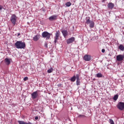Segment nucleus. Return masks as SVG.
<instances>
[{
	"instance_id": "nucleus-9",
	"label": "nucleus",
	"mask_w": 124,
	"mask_h": 124,
	"mask_svg": "<svg viewBox=\"0 0 124 124\" xmlns=\"http://www.w3.org/2000/svg\"><path fill=\"white\" fill-rule=\"evenodd\" d=\"M75 40V38L74 37H72L66 40L67 44H70V43H73L74 42Z\"/></svg>"
},
{
	"instance_id": "nucleus-30",
	"label": "nucleus",
	"mask_w": 124,
	"mask_h": 124,
	"mask_svg": "<svg viewBox=\"0 0 124 124\" xmlns=\"http://www.w3.org/2000/svg\"><path fill=\"white\" fill-rule=\"evenodd\" d=\"M35 120H38V117L36 116L35 117Z\"/></svg>"
},
{
	"instance_id": "nucleus-13",
	"label": "nucleus",
	"mask_w": 124,
	"mask_h": 124,
	"mask_svg": "<svg viewBox=\"0 0 124 124\" xmlns=\"http://www.w3.org/2000/svg\"><path fill=\"white\" fill-rule=\"evenodd\" d=\"M76 80L77 86H80V82L79 74L76 75Z\"/></svg>"
},
{
	"instance_id": "nucleus-26",
	"label": "nucleus",
	"mask_w": 124,
	"mask_h": 124,
	"mask_svg": "<svg viewBox=\"0 0 124 124\" xmlns=\"http://www.w3.org/2000/svg\"><path fill=\"white\" fill-rule=\"evenodd\" d=\"M45 47H46V48H48V44L47 43V42L45 43Z\"/></svg>"
},
{
	"instance_id": "nucleus-28",
	"label": "nucleus",
	"mask_w": 124,
	"mask_h": 124,
	"mask_svg": "<svg viewBox=\"0 0 124 124\" xmlns=\"http://www.w3.org/2000/svg\"><path fill=\"white\" fill-rule=\"evenodd\" d=\"M2 8H3V6L0 5V12L1 11V10H2Z\"/></svg>"
},
{
	"instance_id": "nucleus-11",
	"label": "nucleus",
	"mask_w": 124,
	"mask_h": 124,
	"mask_svg": "<svg viewBox=\"0 0 124 124\" xmlns=\"http://www.w3.org/2000/svg\"><path fill=\"white\" fill-rule=\"evenodd\" d=\"M107 6H108V9L112 10V9H113V8H114V7H115V4H114V3H113L112 2H109Z\"/></svg>"
},
{
	"instance_id": "nucleus-31",
	"label": "nucleus",
	"mask_w": 124,
	"mask_h": 124,
	"mask_svg": "<svg viewBox=\"0 0 124 124\" xmlns=\"http://www.w3.org/2000/svg\"><path fill=\"white\" fill-rule=\"evenodd\" d=\"M20 33H18V34H17V36H19V35H20Z\"/></svg>"
},
{
	"instance_id": "nucleus-1",
	"label": "nucleus",
	"mask_w": 124,
	"mask_h": 124,
	"mask_svg": "<svg viewBox=\"0 0 124 124\" xmlns=\"http://www.w3.org/2000/svg\"><path fill=\"white\" fill-rule=\"evenodd\" d=\"M16 49H25L26 48V43L22 41H18L15 44Z\"/></svg>"
},
{
	"instance_id": "nucleus-10",
	"label": "nucleus",
	"mask_w": 124,
	"mask_h": 124,
	"mask_svg": "<svg viewBox=\"0 0 124 124\" xmlns=\"http://www.w3.org/2000/svg\"><path fill=\"white\" fill-rule=\"evenodd\" d=\"M83 59L84 61H85L86 62H90V61L92 60L91 55H85L84 56Z\"/></svg>"
},
{
	"instance_id": "nucleus-2",
	"label": "nucleus",
	"mask_w": 124,
	"mask_h": 124,
	"mask_svg": "<svg viewBox=\"0 0 124 124\" xmlns=\"http://www.w3.org/2000/svg\"><path fill=\"white\" fill-rule=\"evenodd\" d=\"M52 34L48 32L47 31H44L42 33V36L43 38H46V40H49L50 37H51Z\"/></svg>"
},
{
	"instance_id": "nucleus-29",
	"label": "nucleus",
	"mask_w": 124,
	"mask_h": 124,
	"mask_svg": "<svg viewBox=\"0 0 124 124\" xmlns=\"http://www.w3.org/2000/svg\"><path fill=\"white\" fill-rule=\"evenodd\" d=\"M102 53H105V49L103 48L102 49Z\"/></svg>"
},
{
	"instance_id": "nucleus-12",
	"label": "nucleus",
	"mask_w": 124,
	"mask_h": 124,
	"mask_svg": "<svg viewBox=\"0 0 124 124\" xmlns=\"http://www.w3.org/2000/svg\"><path fill=\"white\" fill-rule=\"evenodd\" d=\"M58 15H53L49 17V21H55L58 19Z\"/></svg>"
},
{
	"instance_id": "nucleus-3",
	"label": "nucleus",
	"mask_w": 124,
	"mask_h": 124,
	"mask_svg": "<svg viewBox=\"0 0 124 124\" xmlns=\"http://www.w3.org/2000/svg\"><path fill=\"white\" fill-rule=\"evenodd\" d=\"M86 24H90L89 27L92 29L94 28V22H93V21H91V20L90 19V17H86Z\"/></svg>"
},
{
	"instance_id": "nucleus-6",
	"label": "nucleus",
	"mask_w": 124,
	"mask_h": 124,
	"mask_svg": "<svg viewBox=\"0 0 124 124\" xmlns=\"http://www.w3.org/2000/svg\"><path fill=\"white\" fill-rule=\"evenodd\" d=\"M116 107L120 111H124V103L123 102H120L118 103Z\"/></svg>"
},
{
	"instance_id": "nucleus-32",
	"label": "nucleus",
	"mask_w": 124,
	"mask_h": 124,
	"mask_svg": "<svg viewBox=\"0 0 124 124\" xmlns=\"http://www.w3.org/2000/svg\"><path fill=\"white\" fill-rule=\"evenodd\" d=\"M2 9H3L4 10H6V9L5 8L3 7Z\"/></svg>"
},
{
	"instance_id": "nucleus-23",
	"label": "nucleus",
	"mask_w": 124,
	"mask_h": 124,
	"mask_svg": "<svg viewBox=\"0 0 124 124\" xmlns=\"http://www.w3.org/2000/svg\"><path fill=\"white\" fill-rule=\"evenodd\" d=\"M109 123L110 124H115V122H114V121L113 120V119H109V121H108Z\"/></svg>"
},
{
	"instance_id": "nucleus-5",
	"label": "nucleus",
	"mask_w": 124,
	"mask_h": 124,
	"mask_svg": "<svg viewBox=\"0 0 124 124\" xmlns=\"http://www.w3.org/2000/svg\"><path fill=\"white\" fill-rule=\"evenodd\" d=\"M61 34V32L59 31H57L55 33V36L54 37V45H57V42H58V40H59V37H60V35Z\"/></svg>"
},
{
	"instance_id": "nucleus-21",
	"label": "nucleus",
	"mask_w": 124,
	"mask_h": 124,
	"mask_svg": "<svg viewBox=\"0 0 124 124\" xmlns=\"http://www.w3.org/2000/svg\"><path fill=\"white\" fill-rule=\"evenodd\" d=\"M53 70H54V69H53L52 68H50L47 70V73H52Z\"/></svg>"
},
{
	"instance_id": "nucleus-7",
	"label": "nucleus",
	"mask_w": 124,
	"mask_h": 124,
	"mask_svg": "<svg viewBox=\"0 0 124 124\" xmlns=\"http://www.w3.org/2000/svg\"><path fill=\"white\" fill-rule=\"evenodd\" d=\"M124 55H118L116 56V60L118 62H122V61H124Z\"/></svg>"
},
{
	"instance_id": "nucleus-27",
	"label": "nucleus",
	"mask_w": 124,
	"mask_h": 124,
	"mask_svg": "<svg viewBox=\"0 0 124 124\" xmlns=\"http://www.w3.org/2000/svg\"><path fill=\"white\" fill-rule=\"evenodd\" d=\"M23 80L24 81H27V80H29V78H28V77H25Z\"/></svg>"
},
{
	"instance_id": "nucleus-19",
	"label": "nucleus",
	"mask_w": 124,
	"mask_h": 124,
	"mask_svg": "<svg viewBox=\"0 0 124 124\" xmlns=\"http://www.w3.org/2000/svg\"><path fill=\"white\" fill-rule=\"evenodd\" d=\"M119 50H120L121 51H124V45H120L119 46Z\"/></svg>"
},
{
	"instance_id": "nucleus-33",
	"label": "nucleus",
	"mask_w": 124,
	"mask_h": 124,
	"mask_svg": "<svg viewBox=\"0 0 124 124\" xmlns=\"http://www.w3.org/2000/svg\"><path fill=\"white\" fill-rule=\"evenodd\" d=\"M105 1V0H102V2H104Z\"/></svg>"
},
{
	"instance_id": "nucleus-24",
	"label": "nucleus",
	"mask_w": 124,
	"mask_h": 124,
	"mask_svg": "<svg viewBox=\"0 0 124 124\" xmlns=\"http://www.w3.org/2000/svg\"><path fill=\"white\" fill-rule=\"evenodd\" d=\"M66 6H67V7H69L71 5V2H67L65 3Z\"/></svg>"
},
{
	"instance_id": "nucleus-8",
	"label": "nucleus",
	"mask_w": 124,
	"mask_h": 124,
	"mask_svg": "<svg viewBox=\"0 0 124 124\" xmlns=\"http://www.w3.org/2000/svg\"><path fill=\"white\" fill-rule=\"evenodd\" d=\"M31 96L32 99H35V98H37V97H38V93L37 91L33 92L31 94Z\"/></svg>"
},
{
	"instance_id": "nucleus-22",
	"label": "nucleus",
	"mask_w": 124,
	"mask_h": 124,
	"mask_svg": "<svg viewBox=\"0 0 124 124\" xmlns=\"http://www.w3.org/2000/svg\"><path fill=\"white\" fill-rule=\"evenodd\" d=\"M118 98H119V95L116 94L113 97V100H115V101H116L118 99Z\"/></svg>"
},
{
	"instance_id": "nucleus-16",
	"label": "nucleus",
	"mask_w": 124,
	"mask_h": 124,
	"mask_svg": "<svg viewBox=\"0 0 124 124\" xmlns=\"http://www.w3.org/2000/svg\"><path fill=\"white\" fill-rule=\"evenodd\" d=\"M18 123L19 124H32L31 123V122H28L27 123H26L24 121H18Z\"/></svg>"
},
{
	"instance_id": "nucleus-17",
	"label": "nucleus",
	"mask_w": 124,
	"mask_h": 124,
	"mask_svg": "<svg viewBox=\"0 0 124 124\" xmlns=\"http://www.w3.org/2000/svg\"><path fill=\"white\" fill-rule=\"evenodd\" d=\"M70 81L71 82H75V81H76V76H74L73 77H72L70 78Z\"/></svg>"
},
{
	"instance_id": "nucleus-18",
	"label": "nucleus",
	"mask_w": 124,
	"mask_h": 124,
	"mask_svg": "<svg viewBox=\"0 0 124 124\" xmlns=\"http://www.w3.org/2000/svg\"><path fill=\"white\" fill-rule=\"evenodd\" d=\"M33 39L34 41H37L39 39V36L36 35L34 37H33Z\"/></svg>"
},
{
	"instance_id": "nucleus-20",
	"label": "nucleus",
	"mask_w": 124,
	"mask_h": 124,
	"mask_svg": "<svg viewBox=\"0 0 124 124\" xmlns=\"http://www.w3.org/2000/svg\"><path fill=\"white\" fill-rule=\"evenodd\" d=\"M103 76V75L100 73L96 74V77H97V78H101V77H102Z\"/></svg>"
},
{
	"instance_id": "nucleus-14",
	"label": "nucleus",
	"mask_w": 124,
	"mask_h": 124,
	"mask_svg": "<svg viewBox=\"0 0 124 124\" xmlns=\"http://www.w3.org/2000/svg\"><path fill=\"white\" fill-rule=\"evenodd\" d=\"M61 31L62 32V34L63 35L64 37L65 38L68 34V32H67V31L66 30H62Z\"/></svg>"
},
{
	"instance_id": "nucleus-25",
	"label": "nucleus",
	"mask_w": 124,
	"mask_h": 124,
	"mask_svg": "<svg viewBox=\"0 0 124 124\" xmlns=\"http://www.w3.org/2000/svg\"><path fill=\"white\" fill-rule=\"evenodd\" d=\"M81 117H82V118H84V117H86V116H85L84 115H79L78 116V118H81Z\"/></svg>"
},
{
	"instance_id": "nucleus-15",
	"label": "nucleus",
	"mask_w": 124,
	"mask_h": 124,
	"mask_svg": "<svg viewBox=\"0 0 124 124\" xmlns=\"http://www.w3.org/2000/svg\"><path fill=\"white\" fill-rule=\"evenodd\" d=\"M4 62L7 65L10 64V60L8 58H5L4 59Z\"/></svg>"
},
{
	"instance_id": "nucleus-4",
	"label": "nucleus",
	"mask_w": 124,
	"mask_h": 124,
	"mask_svg": "<svg viewBox=\"0 0 124 124\" xmlns=\"http://www.w3.org/2000/svg\"><path fill=\"white\" fill-rule=\"evenodd\" d=\"M10 21L12 24H13L14 26H15L16 24V21H17V16H16V15H15V14H13L11 16L10 18Z\"/></svg>"
}]
</instances>
